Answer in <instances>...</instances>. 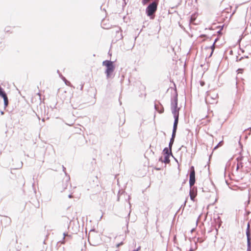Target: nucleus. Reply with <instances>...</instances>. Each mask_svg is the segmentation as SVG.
Wrapping results in <instances>:
<instances>
[{
  "label": "nucleus",
  "mask_w": 251,
  "mask_h": 251,
  "mask_svg": "<svg viewBox=\"0 0 251 251\" xmlns=\"http://www.w3.org/2000/svg\"><path fill=\"white\" fill-rule=\"evenodd\" d=\"M158 2L159 0H154L146 8V13L147 16L150 17L151 19H153L154 18L152 16L157 10Z\"/></svg>",
  "instance_id": "1"
},
{
  "label": "nucleus",
  "mask_w": 251,
  "mask_h": 251,
  "mask_svg": "<svg viewBox=\"0 0 251 251\" xmlns=\"http://www.w3.org/2000/svg\"><path fill=\"white\" fill-rule=\"evenodd\" d=\"M218 95L214 91L207 92L206 96L205 98V102L209 104H215L217 102Z\"/></svg>",
  "instance_id": "2"
},
{
  "label": "nucleus",
  "mask_w": 251,
  "mask_h": 251,
  "mask_svg": "<svg viewBox=\"0 0 251 251\" xmlns=\"http://www.w3.org/2000/svg\"><path fill=\"white\" fill-rule=\"evenodd\" d=\"M102 65L106 67L105 73L107 78H109L115 70L113 62L109 60H105L102 62Z\"/></svg>",
  "instance_id": "3"
},
{
  "label": "nucleus",
  "mask_w": 251,
  "mask_h": 251,
  "mask_svg": "<svg viewBox=\"0 0 251 251\" xmlns=\"http://www.w3.org/2000/svg\"><path fill=\"white\" fill-rule=\"evenodd\" d=\"M195 183V171L194 166H191L190 171L189 185L190 188L194 185Z\"/></svg>",
  "instance_id": "4"
},
{
  "label": "nucleus",
  "mask_w": 251,
  "mask_h": 251,
  "mask_svg": "<svg viewBox=\"0 0 251 251\" xmlns=\"http://www.w3.org/2000/svg\"><path fill=\"white\" fill-rule=\"evenodd\" d=\"M237 165L236 170H238L240 167L242 168L243 166V163L242 161L244 160V157L241 156H239L237 158Z\"/></svg>",
  "instance_id": "5"
},
{
  "label": "nucleus",
  "mask_w": 251,
  "mask_h": 251,
  "mask_svg": "<svg viewBox=\"0 0 251 251\" xmlns=\"http://www.w3.org/2000/svg\"><path fill=\"white\" fill-rule=\"evenodd\" d=\"M177 107V97L176 95L171 100V108Z\"/></svg>",
  "instance_id": "6"
},
{
  "label": "nucleus",
  "mask_w": 251,
  "mask_h": 251,
  "mask_svg": "<svg viewBox=\"0 0 251 251\" xmlns=\"http://www.w3.org/2000/svg\"><path fill=\"white\" fill-rule=\"evenodd\" d=\"M164 158H163L162 157H161L159 159V161H161L162 162H164L165 163H169L170 161V159H169L170 155H167V154H164Z\"/></svg>",
  "instance_id": "7"
},
{
  "label": "nucleus",
  "mask_w": 251,
  "mask_h": 251,
  "mask_svg": "<svg viewBox=\"0 0 251 251\" xmlns=\"http://www.w3.org/2000/svg\"><path fill=\"white\" fill-rule=\"evenodd\" d=\"M172 112L174 115V119H178L179 117V109L177 108H171Z\"/></svg>",
  "instance_id": "8"
},
{
  "label": "nucleus",
  "mask_w": 251,
  "mask_h": 251,
  "mask_svg": "<svg viewBox=\"0 0 251 251\" xmlns=\"http://www.w3.org/2000/svg\"><path fill=\"white\" fill-rule=\"evenodd\" d=\"M189 195H190L191 200L193 201H194V199L196 197V195H197V193L194 190V187L190 188Z\"/></svg>",
  "instance_id": "9"
},
{
  "label": "nucleus",
  "mask_w": 251,
  "mask_h": 251,
  "mask_svg": "<svg viewBox=\"0 0 251 251\" xmlns=\"http://www.w3.org/2000/svg\"><path fill=\"white\" fill-rule=\"evenodd\" d=\"M246 235L247 238V244H251V233L249 229V224L248 225L246 230Z\"/></svg>",
  "instance_id": "10"
},
{
  "label": "nucleus",
  "mask_w": 251,
  "mask_h": 251,
  "mask_svg": "<svg viewBox=\"0 0 251 251\" xmlns=\"http://www.w3.org/2000/svg\"><path fill=\"white\" fill-rule=\"evenodd\" d=\"M164 154L172 155V151L170 149L168 148H165L163 151Z\"/></svg>",
  "instance_id": "11"
},
{
  "label": "nucleus",
  "mask_w": 251,
  "mask_h": 251,
  "mask_svg": "<svg viewBox=\"0 0 251 251\" xmlns=\"http://www.w3.org/2000/svg\"><path fill=\"white\" fill-rule=\"evenodd\" d=\"M178 122V119H175L173 130H175L176 131Z\"/></svg>",
  "instance_id": "12"
},
{
  "label": "nucleus",
  "mask_w": 251,
  "mask_h": 251,
  "mask_svg": "<svg viewBox=\"0 0 251 251\" xmlns=\"http://www.w3.org/2000/svg\"><path fill=\"white\" fill-rule=\"evenodd\" d=\"M63 240L62 241H61V243L62 244H64L65 243V238L66 237H70V235H68L67 233L64 232L63 233Z\"/></svg>",
  "instance_id": "13"
},
{
  "label": "nucleus",
  "mask_w": 251,
  "mask_h": 251,
  "mask_svg": "<svg viewBox=\"0 0 251 251\" xmlns=\"http://www.w3.org/2000/svg\"><path fill=\"white\" fill-rule=\"evenodd\" d=\"M3 99L4 100V103L5 107H6L7 106L8 103V98H7V97H6L5 98H3Z\"/></svg>",
  "instance_id": "14"
},
{
  "label": "nucleus",
  "mask_w": 251,
  "mask_h": 251,
  "mask_svg": "<svg viewBox=\"0 0 251 251\" xmlns=\"http://www.w3.org/2000/svg\"><path fill=\"white\" fill-rule=\"evenodd\" d=\"M174 139L171 138L170 141V143H169V147L170 149V150H171V149H172V145H173V144L174 143Z\"/></svg>",
  "instance_id": "15"
},
{
  "label": "nucleus",
  "mask_w": 251,
  "mask_h": 251,
  "mask_svg": "<svg viewBox=\"0 0 251 251\" xmlns=\"http://www.w3.org/2000/svg\"><path fill=\"white\" fill-rule=\"evenodd\" d=\"M61 77L66 85H70V82L69 81H68L67 80H66V79L64 76H62Z\"/></svg>",
  "instance_id": "16"
},
{
  "label": "nucleus",
  "mask_w": 251,
  "mask_h": 251,
  "mask_svg": "<svg viewBox=\"0 0 251 251\" xmlns=\"http://www.w3.org/2000/svg\"><path fill=\"white\" fill-rule=\"evenodd\" d=\"M151 0H142V3L143 5H145L147 4L149 2H150Z\"/></svg>",
  "instance_id": "17"
},
{
  "label": "nucleus",
  "mask_w": 251,
  "mask_h": 251,
  "mask_svg": "<svg viewBox=\"0 0 251 251\" xmlns=\"http://www.w3.org/2000/svg\"><path fill=\"white\" fill-rule=\"evenodd\" d=\"M176 130H173L171 139H175L176 134Z\"/></svg>",
  "instance_id": "18"
},
{
  "label": "nucleus",
  "mask_w": 251,
  "mask_h": 251,
  "mask_svg": "<svg viewBox=\"0 0 251 251\" xmlns=\"http://www.w3.org/2000/svg\"><path fill=\"white\" fill-rule=\"evenodd\" d=\"M247 251H251V244H247Z\"/></svg>",
  "instance_id": "19"
},
{
  "label": "nucleus",
  "mask_w": 251,
  "mask_h": 251,
  "mask_svg": "<svg viewBox=\"0 0 251 251\" xmlns=\"http://www.w3.org/2000/svg\"><path fill=\"white\" fill-rule=\"evenodd\" d=\"M243 71V70L242 69H239L237 70L238 73H242Z\"/></svg>",
  "instance_id": "20"
},
{
  "label": "nucleus",
  "mask_w": 251,
  "mask_h": 251,
  "mask_svg": "<svg viewBox=\"0 0 251 251\" xmlns=\"http://www.w3.org/2000/svg\"><path fill=\"white\" fill-rule=\"evenodd\" d=\"M214 44H215V43H213V44L212 45V47H211L212 49V52H211V54H210V56H211V55H212V53H213V49H214Z\"/></svg>",
  "instance_id": "21"
},
{
  "label": "nucleus",
  "mask_w": 251,
  "mask_h": 251,
  "mask_svg": "<svg viewBox=\"0 0 251 251\" xmlns=\"http://www.w3.org/2000/svg\"><path fill=\"white\" fill-rule=\"evenodd\" d=\"M195 20V18H193V17L192 16L191 17V19H190V23H192Z\"/></svg>",
  "instance_id": "22"
},
{
  "label": "nucleus",
  "mask_w": 251,
  "mask_h": 251,
  "mask_svg": "<svg viewBox=\"0 0 251 251\" xmlns=\"http://www.w3.org/2000/svg\"><path fill=\"white\" fill-rule=\"evenodd\" d=\"M123 244V242H121L120 243H119L117 245V247H119L120 246H121Z\"/></svg>",
  "instance_id": "23"
},
{
  "label": "nucleus",
  "mask_w": 251,
  "mask_h": 251,
  "mask_svg": "<svg viewBox=\"0 0 251 251\" xmlns=\"http://www.w3.org/2000/svg\"><path fill=\"white\" fill-rule=\"evenodd\" d=\"M123 244V242H121L120 243H119L117 245V247H119L120 246H121Z\"/></svg>",
  "instance_id": "24"
},
{
  "label": "nucleus",
  "mask_w": 251,
  "mask_h": 251,
  "mask_svg": "<svg viewBox=\"0 0 251 251\" xmlns=\"http://www.w3.org/2000/svg\"><path fill=\"white\" fill-rule=\"evenodd\" d=\"M129 199H130V196H128V203L129 204V206L130 207L131 206V204H130V201H129Z\"/></svg>",
  "instance_id": "25"
},
{
  "label": "nucleus",
  "mask_w": 251,
  "mask_h": 251,
  "mask_svg": "<svg viewBox=\"0 0 251 251\" xmlns=\"http://www.w3.org/2000/svg\"><path fill=\"white\" fill-rule=\"evenodd\" d=\"M140 249H141V247H140V246H139V247L138 248H137V249H136V250H137V251H139V250H140Z\"/></svg>",
  "instance_id": "26"
},
{
  "label": "nucleus",
  "mask_w": 251,
  "mask_h": 251,
  "mask_svg": "<svg viewBox=\"0 0 251 251\" xmlns=\"http://www.w3.org/2000/svg\"><path fill=\"white\" fill-rule=\"evenodd\" d=\"M68 197H69V198H72L73 197V196H72L71 194H70V195H69L68 196Z\"/></svg>",
  "instance_id": "27"
},
{
  "label": "nucleus",
  "mask_w": 251,
  "mask_h": 251,
  "mask_svg": "<svg viewBox=\"0 0 251 251\" xmlns=\"http://www.w3.org/2000/svg\"><path fill=\"white\" fill-rule=\"evenodd\" d=\"M222 142H223V141L220 142L217 145H218V146H219V145H220L222 143Z\"/></svg>",
  "instance_id": "28"
},
{
  "label": "nucleus",
  "mask_w": 251,
  "mask_h": 251,
  "mask_svg": "<svg viewBox=\"0 0 251 251\" xmlns=\"http://www.w3.org/2000/svg\"><path fill=\"white\" fill-rule=\"evenodd\" d=\"M63 167V171H64V172H65V170H66V168H65L63 166V167Z\"/></svg>",
  "instance_id": "29"
},
{
  "label": "nucleus",
  "mask_w": 251,
  "mask_h": 251,
  "mask_svg": "<svg viewBox=\"0 0 251 251\" xmlns=\"http://www.w3.org/2000/svg\"><path fill=\"white\" fill-rule=\"evenodd\" d=\"M218 145H217L216 147H214V149L215 150L217 148H218Z\"/></svg>",
  "instance_id": "30"
},
{
  "label": "nucleus",
  "mask_w": 251,
  "mask_h": 251,
  "mask_svg": "<svg viewBox=\"0 0 251 251\" xmlns=\"http://www.w3.org/2000/svg\"><path fill=\"white\" fill-rule=\"evenodd\" d=\"M66 187H67V185H66V186L64 188V189L63 190H61V191L62 192L63 191H64L65 189H66Z\"/></svg>",
  "instance_id": "31"
},
{
  "label": "nucleus",
  "mask_w": 251,
  "mask_h": 251,
  "mask_svg": "<svg viewBox=\"0 0 251 251\" xmlns=\"http://www.w3.org/2000/svg\"><path fill=\"white\" fill-rule=\"evenodd\" d=\"M72 106L73 108H74V109H76V107H75L73 104H72Z\"/></svg>",
  "instance_id": "32"
},
{
  "label": "nucleus",
  "mask_w": 251,
  "mask_h": 251,
  "mask_svg": "<svg viewBox=\"0 0 251 251\" xmlns=\"http://www.w3.org/2000/svg\"><path fill=\"white\" fill-rule=\"evenodd\" d=\"M82 89H83V86H81V87H80V89L82 90Z\"/></svg>",
  "instance_id": "33"
},
{
  "label": "nucleus",
  "mask_w": 251,
  "mask_h": 251,
  "mask_svg": "<svg viewBox=\"0 0 251 251\" xmlns=\"http://www.w3.org/2000/svg\"><path fill=\"white\" fill-rule=\"evenodd\" d=\"M1 114L2 115L3 114V112L2 111L1 112Z\"/></svg>",
  "instance_id": "34"
},
{
  "label": "nucleus",
  "mask_w": 251,
  "mask_h": 251,
  "mask_svg": "<svg viewBox=\"0 0 251 251\" xmlns=\"http://www.w3.org/2000/svg\"><path fill=\"white\" fill-rule=\"evenodd\" d=\"M44 121H45L44 119H42V121H43V122H44Z\"/></svg>",
  "instance_id": "35"
}]
</instances>
